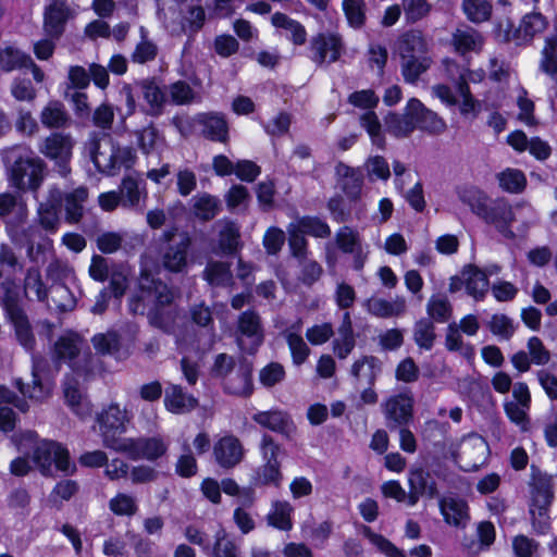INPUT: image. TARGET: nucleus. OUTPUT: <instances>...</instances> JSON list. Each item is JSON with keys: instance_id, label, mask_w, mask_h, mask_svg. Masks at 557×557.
<instances>
[{"instance_id": "7ed1b4c3", "label": "nucleus", "mask_w": 557, "mask_h": 557, "mask_svg": "<svg viewBox=\"0 0 557 557\" xmlns=\"http://www.w3.org/2000/svg\"><path fill=\"white\" fill-rule=\"evenodd\" d=\"M12 441L17 450L23 454H29L32 450L33 462L44 475L52 472L53 465L65 473L73 472L75 469L66 448L54 441H38L37 434L33 431L14 434Z\"/></svg>"}, {"instance_id": "c85d7f7f", "label": "nucleus", "mask_w": 557, "mask_h": 557, "mask_svg": "<svg viewBox=\"0 0 557 557\" xmlns=\"http://www.w3.org/2000/svg\"><path fill=\"white\" fill-rule=\"evenodd\" d=\"M271 24L295 46H302L307 41V30L305 26L285 13L275 12L271 16Z\"/></svg>"}, {"instance_id": "20e7f679", "label": "nucleus", "mask_w": 557, "mask_h": 557, "mask_svg": "<svg viewBox=\"0 0 557 557\" xmlns=\"http://www.w3.org/2000/svg\"><path fill=\"white\" fill-rule=\"evenodd\" d=\"M85 150L96 169L106 175H115L122 168H131L136 159L135 150L121 146L109 135L92 133L85 144Z\"/></svg>"}, {"instance_id": "9b49d317", "label": "nucleus", "mask_w": 557, "mask_h": 557, "mask_svg": "<svg viewBox=\"0 0 557 557\" xmlns=\"http://www.w3.org/2000/svg\"><path fill=\"white\" fill-rule=\"evenodd\" d=\"M414 397L408 389L386 397L381 410L388 430L408 426L413 420Z\"/></svg>"}, {"instance_id": "6ab92c4d", "label": "nucleus", "mask_w": 557, "mask_h": 557, "mask_svg": "<svg viewBox=\"0 0 557 557\" xmlns=\"http://www.w3.org/2000/svg\"><path fill=\"white\" fill-rule=\"evenodd\" d=\"M74 11L64 0H52L44 11V30L52 39H59Z\"/></svg>"}, {"instance_id": "4c0bfd02", "label": "nucleus", "mask_w": 557, "mask_h": 557, "mask_svg": "<svg viewBox=\"0 0 557 557\" xmlns=\"http://www.w3.org/2000/svg\"><path fill=\"white\" fill-rule=\"evenodd\" d=\"M40 122L47 128H64L70 125L71 117L62 102L50 100L40 112Z\"/></svg>"}, {"instance_id": "bb28decb", "label": "nucleus", "mask_w": 557, "mask_h": 557, "mask_svg": "<svg viewBox=\"0 0 557 557\" xmlns=\"http://www.w3.org/2000/svg\"><path fill=\"white\" fill-rule=\"evenodd\" d=\"M301 327L302 321L301 319H298L295 323L282 332V336L288 345L292 360L295 366H301L305 363L311 352L309 346L300 334Z\"/></svg>"}, {"instance_id": "6e6d98bb", "label": "nucleus", "mask_w": 557, "mask_h": 557, "mask_svg": "<svg viewBox=\"0 0 557 557\" xmlns=\"http://www.w3.org/2000/svg\"><path fill=\"white\" fill-rule=\"evenodd\" d=\"M220 228L219 247L223 253H233L238 246L239 242V227L238 225L230 220L219 221Z\"/></svg>"}, {"instance_id": "0e129e2a", "label": "nucleus", "mask_w": 557, "mask_h": 557, "mask_svg": "<svg viewBox=\"0 0 557 557\" xmlns=\"http://www.w3.org/2000/svg\"><path fill=\"white\" fill-rule=\"evenodd\" d=\"M64 396L69 406L78 417L84 418L90 414L91 407L89 401L83 397L79 389L71 382H66L64 385Z\"/></svg>"}, {"instance_id": "e433bc0d", "label": "nucleus", "mask_w": 557, "mask_h": 557, "mask_svg": "<svg viewBox=\"0 0 557 557\" xmlns=\"http://www.w3.org/2000/svg\"><path fill=\"white\" fill-rule=\"evenodd\" d=\"M176 21L182 30L185 33L194 34L201 29L206 21V13L200 4H190L183 8V11L171 15Z\"/></svg>"}, {"instance_id": "a19ab883", "label": "nucleus", "mask_w": 557, "mask_h": 557, "mask_svg": "<svg viewBox=\"0 0 557 557\" xmlns=\"http://www.w3.org/2000/svg\"><path fill=\"white\" fill-rule=\"evenodd\" d=\"M458 198L480 219H482L492 201L483 190L475 186H465L459 188Z\"/></svg>"}, {"instance_id": "09e8293b", "label": "nucleus", "mask_w": 557, "mask_h": 557, "mask_svg": "<svg viewBox=\"0 0 557 557\" xmlns=\"http://www.w3.org/2000/svg\"><path fill=\"white\" fill-rule=\"evenodd\" d=\"M24 289L28 298L32 299V295L40 301L45 302L48 307L52 308L49 301V293L42 282L40 270L37 267H32L27 270L24 280Z\"/></svg>"}, {"instance_id": "a878e982", "label": "nucleus", "mask_w": 557, "mask_h": 557, "mask_svg": "<svg viewBox=\"0 0 557 557\" xmlns=\"http://www.w3.org/2000/svg\"><path fill=\"white\" fill-rule=\"evenodd\" d=\"M338 185L348 199L356 201L360 199L363 187V174L358 168L348 166L339 162L336 168Z\"/></svg>"}, {"instance_id": "de8ad7c7", "label": "nucleus", "mask_w": 557, "mask_h": 557, "mask_svg": "<svg viewBox=\"0 0 557 557\" xmlns=\"http://www.w3.org/2000/svg\"><path fill=\"white\" fill-rule=\"evenodd\" d=\"M191 202L195 215L202 221L214 219L221 210L220 199L207 193L194 196Z\"/></svg>"}, {"instance_id": "c9c22d12", "label": "nucleus", "mask_w": 557, "mask_h": 557, "mask_svg": "<svg viewBox=\"0 0 557 557\" xmlns=\"http://www.w3.org/2000/svg\"><path fill=\"white\" fill-rule=\"evenodd\" d=\"M164 405L173 413H184L197 406V399L185 393L180 385H171L165 389Z\"/></svg>"}, {"instance_id": "e2e57ef3", "label": "nucleus", "mask_w": 557, "mask_h": 557, "mask_svg": "<svg viewBox=\"0 0 557 557\" xmlns=\"http://www.w3.org/2000/svg\"><path fill=\"white\" fill-rule=\"evenodd\" d=\"M295 228L304 235H310L318 238H325L331 235L330 226L323 220L315 216H304L299 219Z\"/></svg>"}, {"instance_id": "a18cd8bd", "label": "nucleus", "mask_w": 557, "mask_h": 557, "mask_svg": "<svg viewBox=\"0 0 557 557\" xmlns=\"http://www.w3.org/2000/svg\"><path fill=\"white\" fill-rule=\"evenodd\" d=\"M206 554L208 557H242L238 545L222 527L214 533L213 545Z\"/></svg>"}, {"instance_id": "4be33fe9", "label": "nucleus", "mask_w": 557, "mask_h": 557, "mask_svg": "<svg viewBox=\"0 0 557 557\" xmlns=\"http://www.w3.org/2000/svg\"><path fill=\"white\" fill-rule=\"evenodd\" d=\"M146 107L145 113L150 116H160L163 114L165 106L169 103L168 90L154 78H145L137 83Z\"/></svg>"}, {"instance_id": "2eb2a0df", "label": "nucleus", "mask_w": 557, "mask_h": 557, "mask_svg": "<svg viewBox=\"0 0 557 557\" xmlns=\"http://www.w3.org/2000/svg\"><path fill=\"white\" fill-rule=\"evenodd\" d=\"M164 237L170 242L162 253L163 267L174 273L182 272L187 267L188 250L191 239L186 233L175 236L172 232H165Z\"/></svg>"}, {"instance_id": "f257e3e1", "label": "nucleus", "mask_w": 557, "mask_h": 557, "mask_svg": "<svg viewBox=\"0 0 557 557\" xmlns=\"http://www.w3.org/2000/svg\"><path fill=\"white\" fill-rule=\"evenodd\" d=\"M138 286L140 294L131 298L129 311L134 314H144L145 301L152 302L153 306L148 312L150 324L165 333H172L177 318L173 290L146 271L141 272Z\"/></svg>"}, {"instance_id": "ea45409f", "label": "nucleus", "mask_w": 557, "mask_h": 557, "mask_svg": "<svg viewBox=\"0 0 557 557\" xmlns=\"http://www.w3.org/2000/svg\"><path fill=\"white\" fill-rule=\"evenodd\" d=\"M88 198V190L78 187L63 196L65 219L69 223H77L84 215L85 202Z\"/></svg>"}, {"instance_id": "0eeeda50", "label": "nucleus", "mask_w": 557, "mask_h": 557, "mask_svg": "<svg viewBox=\"0 0 557 557\" xmlns=\"http://www.w3.org/2000/svg\"><path fill=\"white\" fill-rule=\"evenodd\" d=\"M524 211L533 213V209L530 206L523 203L512 206L505 198H497L491 201L482 220L494 226L504 238L515 239L516 234L511 225L517 221L518 215Z\"/></svg>"}, {"instance_id": "37998d69", "label": "nucleus", "mask_w": 557, "mask_h": 557, "mask_svg": "<svg viewBox=\"0 0 557 557\" xmlns=\"http://www.w3.org/2000/svg\"><path fill=\"white\" fill-rule=\"evenodd\" d=\"M548 23L546 17L539 12L525 14L517 29L518 39L528 42L531 41L536 35L543 33Z\"/></svg>"}, {"instance_id": "aec40b11", "label": "nucleus", "mask_w": 557, "mask_h": 557, "mask_svg": "<svg viewBox=\"0 0 557 557\" xmlns=\"http://www.w3.org/2000/svg\"><path fill=\"white\" fill-rule=\"evenodd\" d=\"M408 110L413 119L414 129H420L430 135H438L446 131V122L436 112L426 108L419 99H409Z\"/></svg>"}, {"instance_id": "412c9836", "label": "nucleus", "mask_w": 557, "mask_h": 557, "mask_svg": "<svg viewBox=\"0 0 557 557\" xmlns=\"http://www.w3.org/2000/svg\"><path fill=\"white\" fill-rule=\"evenodd\" d=\"M121 207L133 209L139 212L144 210V202L148 193L146 182L137 175H126L123 177L117 189Z\"/></svg>"}, {"instance_id": "423d86ee", "label": "nucleus", "mask_w": 557, "mask_h": 557, "mask_svg": "<svg viewBox=\"0 0 557 557\" xmlns=\"http://www.w3.org/2000/svg\"><path fill=\"white\" fill-rule=\"evenodd\" d=\"M54 358L65 362L76 373H87L91 369L92 356L89 346L76 333H67L59 337L54 344Z\"/></svg>"}, {"instance_id": "49530a36", "label": "nucleus", "mask_w": 557, "mask_h": 557, "mask_svg": "<svg viewBox=\"0 0 557 557\" xmlns=\"http://www.w3.org/2000/svg\"><path fill=\"white\" fill-rule=\"evenodd\" d=\"M385 126L386 131L397 138L408 137L412 134L414 132V125L413 119L409 114L408 103L406 104L403 114L389 113L385 117Z\"/></svg>"}, {"instance_id": "f3484780", "label": "nucleus", "mask_w": 557, "mask_h": 557, "mask_svg": "<svg viewBox=\"0 0 557 557\" xmlns=\"http://www.w3.org/2000/svg\"><path fill=\"white\" fill-rule=\"evenodd\" d=\"M32 362V384H24L22 381H17V387L24 396L35 400H42L51 391V383L47 377L49 363L46 358L38 355H33Z\"/></svg>"}, {"instance_id": "680f3d73", "label": "nucleus", "mask_w": 557, "mask_h": 557, "mask_svg": "<svg viewBox=\"0 0 557 557\" xmlns=\"http://www.w3.org/2000/svg\"><path fill=\"white\" fill-rule=\"evenodd\" d=\"M539 67L543 73L549 76L557 74V37H548L545 39V45L541 51Z\"/></svg>"}, {"instance_id": "338daca9", "label": "nucleus", "mask_w": 557, "mask_h": 557, "mask_svg": "<svg viewBox=\"0 0 557 557\" xmlns=\"http://www.w3.org/2000/svg\"><path fill=\"white\" fill-rule=\"evenodd\" d=\"M49 299H51L54 308L61 312L71 311L76 305L73 294L64 284L53 285L49 290Z\"/></svg>"}, {"instance_id": "1a4fd4ad", "label": "nucleus", "mask_w": 557, "mask_h": 557, "mask_svg": "<svg viewBox=\"0 0 557 557\" xmlns=\"http://www.w3.org/2000/svg\"><path fill=\"white\" fill-rule=\"evenodd\" d=\"M116 446L117 453L126 454L133 460L156 461L166 456L170 442L162 435L125 438Z\"/></svg>"}, {"instance_id": "5701e85b", "label": "nucleus", "mask_w": 557, "mask_h": 557, "mask_svg": "<svg viewBox=\"0 0 557 557\" xmlns=\"http://www.w3.org/2000/svg\"><path fill=\"white\" fill-rule=\"evenodd\" d=\"M252 420L262 428L278 433L287 440L296 434V425L290 416L282 410L259 411L253 414Z\"/></svg>"}, {"instance_id": "5fc2aeb1", "label": "nucleus", "mask_w": 557, "mask_h": 557, "mask_svg": "<svg viewBox=\"0 0 557 557\" xmlns=\"http://www.w3.org/2000/svg\"><path fill=\"white\" fill-rule=\"evenodd\" d=\"M170 95L169 102L175 106H187L194 102H200L201 96L195 91L185 81H177L168 88Z\"/></svg>"}, {"instance_id": "7c9ffc66", "label": "nucleus", "mask_w": 557, "mask_h": 557, "mask_svg": "<svg viewBox=\"0 0 557 557\" xmlns=\"http://www.w3.org/2000/svg\"><path fill=\"white\" fill-rule=\"evenodd\" d=\"M38 227L30 225L25 230L27 236V257L36 264L45 263L53 252V240L48 236L38 235V242H34Z\"/></svg>"}, {"instance_id": "393cba45", "label": "nucleus", "mask_w": 557, "mask_h": 557, "mask_svg": "<svg viewBox=\"0 0 557 557\" xmlns=\"http://www.w3.org/2000/svg\"><path fill=\"white\" fill-rule=\"evenodd\" d=\"M194 121L201 127V134L206 138L223 144L228 140V124L223 114L216 112L199 113Z\"/></svg>"}, {"instance_id": "c756f323", "label": "nucleus", "mask_w": 557, "mask_h": 557, "mask_svg": "<svg viewBox=\"0 0 557 557\" xmlns=\"http://www.w3.org/2000/svg\"><path fill=\"white\" fill-rule=\"evenodd\" d=\"M440 509L445 522L456 528H466L470 520L469 507L463 499L444 497L440 500Z\"/></svg>"}, {"instance_id": "8fccbe9b", "label": "nucleus", "mask_w": 557, "mask_h": 557, "mask_svg": "<svg viewBox=\"0 0 557 557\" xmlns=\"http://www.w3.org/2000/svg\"><path fill=\"white\" fill-rule=\"evenodd\" d=\"M140 40L136 44L131 54V60L137 64L153 61L158 54L157 45L149 38V32L145 26L139 27Z\"/></svg>"}, {"instance_id": "3c124183", "label": "nucleus", "mask_w": 557, "mask_h": 557, "mask_svg": "<svg viewBox=\"0 0 557 557\" xmlns=\"http://www.w3.org/2000/svg\"><path fill=\"white\" fill-rule=\"evenodd\" d=\"M203 278L211 286H231L233 284V274L230 264L221 261H211L203 270Z\"/></svg>"}, {"instance_id": "774afa93", "label": "nucleus", "mask_w": 557, "mask_h": 557, "mask_svg": "<svg viewBox=\"0 0 557 557\" xmlns=\"http://www.w3.org/2000/svg\"><path fill=\"white\" fill-rule=\"evenodd\" d=\"M426 312L435 322L444 323L451 315V306L446 296H432L428 301Z\"/></svg>"}, {"instance_id": "c03bdc74", "label": "nucleus", "mask_w": 557, "mask_h": 557, "mask_svg": "<svg viewBox=\"0 0 557 557\" xmlns=\"http://www.w3.org/2000/svg\"><path fill=\"white\" fill-rule=\"evenodd\" d=\"M223 386L230 394L249 396L252 393L251 370L246 366L238 367Z\"/></svg>"}, {"instance_id": "f03ea898", "label": "nucleus", "mask_w": 557, "mask_h": 557, "mask_svg": "<svg viewBox=\"0 0 557 557\" xmlns=\"http://www.w3.org/2000/svg\"><path fill=\"white\" fill-rule=\"evenodd\" d=\"M1 157L10 186L20 191H36L40 187L46 164L30 149L15 145L3 149Z\"/></svg>"}, {"instance_id": "4468645a", "label": "nucleus", "mask_w": 557, "mask_h": 557, "mask_svg": "<svg viewBox=\"0 0 557 557\" xmlns=\"http://www.w3.org/2000/svg\"><path fill=\"white\" fill-rule=\"evenodd\" d=\"M27 218L28 208L22 196L9 191L0 194V219L13 240H17L15 226L25 223Z\"/></svg>"}, {"instance_id": "bf43d9fd", "label": "nucleus", "mask_w": 557, "mask_h": 557, "mask_svg": "<svg viewBox=\"0 0 557 557\" xmlns=\"http://www.w3.org/2000/svg\"><path fill=\"white\" fill-rule=\"evenodd\" d=\"M461 8L467 18L474 24L486 22L492 15V4L487 0H462Z\"/></svg>"}, {"instance_id": "13d9d810", "label": "nucleus", "mask_w": 557, "mask_h": 557, "mask_svg": "<svg viewBox=\"0 0 557 557\" xmlns=\"http://www.w3.org/2000/svg\"><path fill=\"white\" fill-rule=\"evenodd\" d=\"M283 479L281 465L262 463L255 472L253 483L256 486L280 487Z\"/></svg>"}, {"instance_id": "dca6fc26", "label": "nucleus", "mask_w": 557, "mask_h": 557, "mask_svg": "<svg viewBox=\"0 0 557 557\" xmlns=\"http://www.w3.org/2000/svg\"><path fill=\"white\" fill-rule=\"evenodd\" d=\"M344 46L339 35L335 33H320L310 40V59L318 65L336 62Z\"/></svg>"}, {"instance_id": "2f4dec72", "label": "nucleus", "mask_w": 557, "mask_h": 557, "mask_svg": "<svg viewBox=\"0 0 557 557\" xmlns=\"http://www.w3.org/2000/svg\"><path fill=\"white\" fill-rule=\"evenodd\" d=\"M367 311L376 318L399 317L406 312V299L403 296H396L393 300L383 298H370L364 302Z\"/></svg>"}, {"instance_id": "a211bd4d", "label": "nucleus", "mask_w": 557, "mask_h": 557, "mask_svg": "<svg viewBox=\"0 0 557 557\" xmlns=\"http://www.w3.org/2000/svg\"><path fill=\"white\" fill-rule=\"evenodd\" d=\"M212 454L221 468L233 469L243 461L245 448L238 437L226 433L214 442Z\"/></svg>"}, {"instance_id": "f704fd0d", "label": "nucleus", "mask_w": 557, "mask_h": 557, "mask_svg": "<svg viewBox=\"0 0 557 557\" xmlns=\"http://www.w3.org/2000/svg\"><path fill=\"white\" fill-rule=\"evenodd\" d=\"M462 277L468 295L472 296L475 300L484 299L488 290L486 273L478 267L470 264L462 270Z\"/></svg>"}, {"instance_id": "f8f14e48", "label": "nucleus", "mask_w": 557, "mask_h": 557, "mask_svg": "<svg viewBox=\"0 0 557 557\" xmlns=\"http://www.w3.org/2000/svg\"><path fill=\"white\" fill-rule=\"evenodd\" d=\"M348 101L355 107L369 110L360 116V124L367 131L372 144L379 149H384L385 137L382 133L381 123L377 115L371 111L376 107L379 98L372 90L367 89L352 92Z\"/></svg>"}, {"instance_id": "39448f33", "label": "nucleus", "mask_w": 557, "mask_h": 557, "mask_svg": "<svg viewBox=\"0 0 557 557\" xmlns=\"http://www.w3.org/2000/svg\"><path fill=\"white\" fill-rule=\"evenodd\" d=\"M3 296L1 306L5 318L14 330L17 343L28 352H33L36 346V337L29 319L20 304L18 293L14 289V283L10 280L1 283Z\"/></svg>"}, {"instance_id": "473e14b6", "label": "nucleus", "mask_w": 557, "mask_h": 557, "mask_svg": "<svg viewBox=\"0 0 557 557\" xmlns=\"http://www.w3.org/2000/svg\"><path fill=\"white\" fill-rule=\"evenodd\" d=\"M451 45L456 52L465 55L468 52H480L484 45V38L476 29L463 26L453 33Z\"/></svg>"}, {"instance_id": "cd10ccee", "label": "nucleus", "mask_w": 557, "mask_h": 557, "mask_svg": "<svg viewBox=\"0 0 557 557\" xmlns=\"http://www.w3.org/2000/svg\"><path fill=\"white\" fill-rule=\"evenodd\" d=\"M237 327L242 336H246L251 341V347L244 348L242 346L240 339H238V344L242 347V349L248 352H252L263 342L261 321L257 312L252 310H247L243 312L238 318Z\"/></svg>"}, {"instance_id": "603ef678", "label": "nucleus", "mask_w": 557, "mask_h": 557, "mask_svg": "<svg viewBox=\"0 0 557 557\" xmlns=\"http://www.w3.org/2000/svg\"><path fill=\"white\" fill-rule=\"evenodd\" d=\"M32 58L27 53L14 47L0 49V70L11 72L17 69L28 67Z\"/></svg>"}, {"instance_id": "58836bf2", "label": "nucleus", "mask_w": 557, "mask_h": 557, "mask_svg": "<svg viewBox=\"0 0 557 557\" xmlns=\"http://www.w3.org/2000/svg\"><path fill=\"white\" fill-rule=\"evenodd\" d=\"M294 508L287 500H273L271 508L267 515V522L269 525L281 530L289 531L293 529L292 515Z\"/></svg>"}, {"instance_id": "9d476101", "label": "nucleus", "mask_w": 557, "mask_h": 557, "mask_svg": "<svg viewBox=\"0 0 557 557\" xmlns=\"http://www.w3.org/2000/svg\"><path fill=\"white\" fill-rule=\"evenodd\" d=\"M97 421L100 426L103 445L116 451V446L126 438L117 434L126 432L131 414L125 408H121L119 404L113 403L98 414Z\"/></svg>"}, {"instance_id": "69168bd1", "label": "nucleus", "mask_w": 557, "mask_h": 557, "mask_svg": "<svg viewBox=\"0 0 557 557\" xmlns=\"http://www.w3.org/2000/svg\"><path fill=\"white\" fill-rule=\"evenodd\" d=\"M91 343L96 351L100 355H111L116 358L121 357L120 337L115 332L96 334L91 338Z\"/></svg>"}, {"instance_id": "6e6552de", "label": "nucleus", "mask_w": 557, "mask_h": 557, "mask_svg": "<svg viewBox=\"0 0 557 557\" xmlns=\"http://www.w3.org/2000/svg\"><path fill=\"white\" fill-rule=\"evenodd\" d=\"M74 145L75 140L71 134L54 132L38 145V151L53 161L55 171L62 177H66L71 173L70 162Z\"/></svg>"}, {"instance_id": "72a5a7b5", "label": "nucleus", "mask_w": 557, "mask_h": 557, "mask_svg": "<svg viewBox=\"0 0 557 557\" xmlns=\"http://www.w3.org/2000/svg\"><path fill=\"white\" fill-rule=\"evenodd\" d=\"M382 372V362L374 356H362L355 360L350 373L358 382L373 386Z\"/></svg>"}, {"instance_id": "ddd939ff", "label": "nucleus", "mask_w": 557, "mask_h": 557, "mask_svg": "<svg viewBox=\"0 0 557 557\" xmlns=\"http://www.w3.org/2000/svg\"><path fill=\"white\" fill-rule=\"evenodd\" d=\"M553 498L552 480L549 478H539L533 485L530 515L533 525L542 533L545 532L548 527L547 509Z\"/></svg>"}, {"instance_id": "052dcab7", "label": "nucleus", "mask_w": 557, "mask_h": 557, "mask_svg": "<svg viewBox=\"0 0 557 557\" xmlns=\"http://www.w3.org/2000/svg\"><path fill=\"white\" fill-rule=\"evenodd\" d=\"M434 322L430 319H420L413 326V341L424 350H431L435 342Z\"/></svg>"}, {"instance_id": "864d4df0", "label": "nucleus", "mask_w": 557, "mask_h": 557, "mask_svg": "<svg viewBox=\"0 0 557 557\" xmlns=\"http://www.w3.org/2000/svg\"><path fill=\"white\" fill-rule=\"evenodd\" d=\"M499 187L509 194L522 193L527 185V177L521 170L507 168L496 175Z\"/></svg>"}, {"instance_id": "79ce46f5", "label": "nucleus", "mask_w": 557, "mask_h": 557, "mask_svg": "<svg viewBox=\"0 0 557 557\" xmlns=\"http://www.w3.org/2000/svg\"><path fill=\"white\" fill-rule=\"evenodd\" d=\"M400 60L426 55L428 47L420 32H408L401 36L398 44Z\"/></svg>"}, {"instance_id": "4d7b16f0", "label": "nucleus", "mask_w": 557, "mask_h": 557, "mask_svg": "<svg viewBox=\"0 0 557 557\" xmlns=\"http://www.w3.org/2000/svg\"><path fill=\"white\" fill-rule=\"evenodd\" d=\"M431 59L426 55L403 59L401 73L407 83L413 84L431 66Z\"/></svg>"}, {"instance_id": "b1692460", "label": "nucleus", "mask_w": 557, "mask_h": 557, "mask_svg": "<svg viewBox=\"0 0 557 557\" xmlns=\"http://www.w3.org/2000/svg\"><path fill=\"white\" fill-rule=\"evenodd\" d=\"M408 505L414 506L420 497L434 498L437 495L435 481L423 469H411L408 474Z\"/></svg>"}]
</instances>
